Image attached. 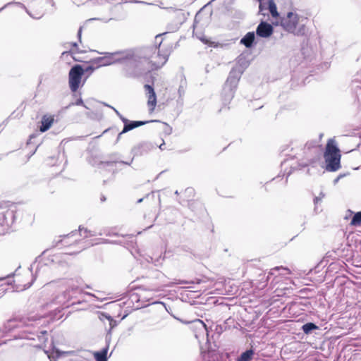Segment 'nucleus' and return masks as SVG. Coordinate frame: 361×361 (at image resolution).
<instances>
[{"label": "nucleus", "instance_id": "4468645a", "mask_svg": "<svg viewBox=\"0 0 361 361\" xmlns=\"http://www.w3.org/2000/svg\"><path fill=\"white\" fill-rule=\"evenodd\" d=\"M255 355V350L252 346L250 348L247 349L245 351L243 352L238 357L236 361H251Z\"/></svg>", "mask_w": 361, "mask_h": 361}, {"label": "nucleus", "instance_id": "6ab92c4d", "mask_svg": "<svg viewBox=\"0 0 361 361\" xmlns=\"http://www.w3.org/2000/svg\"><path fill=\"white\" fill-rule=\"evenodd\" d=\"M147 97V106L149 108V111L150 112H153L157 106V95L156 94H153L151 95H148Z\"/></svg>", "mask_w": 361, "mask_h": 361}, {"label": "nucleus", "instance_id": "412c9836", "mask_svg": "<svg viewBox=\"0 0 361 361\" xmlns=\"http://www.w3.org/2000/svg\"><path fill=\"white\" fill-rule=\"evenodd\" d=\"M14 282L17 283L18 286L21 287L23 289H26L30 286V282H24L22 280V276L20 275H16L14 279Z\"/></svg>", "mask_w": 361, "mask_h": 361}, {"label": "nucleus", "instance_id": "5701e85b", "mask_svg": "<svg viewBox=\"0 0 361 361\" xmlns=\"http://www.w3.org/2000/svg\"><path fill=\"white\" fill-rule=\"evenodd\" d=\"M361 224V211L355 213L351 219V226H359Z\"/></svg>", "mask_w": 361, "mask_h": 361}, {"label": "nucleus", "instance_id": "f3484780", "mask_svg": "<svg viewBox=\"0 0 361 361\" xmlns=\"http://www.w3.org/2000/svg\"><path fill=\"white\" fill-rule=\"evenodd\" d=\"M316 342L309 343V344L312 346V348L315 349H320L322 350H324L326 345L329 348L331 343H329V340H314Z\"/></svg>", "mask_w": 361, "mask_h": 361}, {"label": "nucleus", "instance_id": "423d86ee", "mask_svg": "<svg viewBox=\"0 0 361 361\" xmlns=\"http://www.w3.org/2000/svg\"><path fill=\"white\" fill-rule=\"evenodd\" d=\"M84 73V69L78 64L71 68L68 73V85L71 92H77L80 87L83 85L81 82Z\"/></svg>", "mask_w": 361, "mask_h": 361}, {"label": "nucleus", "instance_id": "393cba45", "mask_svg": "<svg viewBox=\"0 0 361 361\" xmlns=\"http://www.w3.org/2000/svg\"><path fill=\"white\" fill-rule=\"evenodd\" d=\"M68 47L70 48V51L72 53H78L79 52L78 45L76 42H68L67 43Z\"/></svg>", "mask_w": 361, "mask_h": 361}, {"label": "nucleus", "instance_id": "9d476101", "mask_svg": "<svg viewBox=\"0 0 361 361\" xmlns=\"http://www.w3.org/2000/svg\"><path fill=\"white\" fill-rule=\"evenodd\" d=\"M109 348V343H106V345L100 350L93 353L94 358L96 361H108V351Z\"/></svg>", "mask_w": 361, "mask_h": 361}, {"label": "nucleus", "instance_id": "4be33fe9", "mask_svg": "<svg viewBox=\"0 0 361 361\" xmlns=\"http://www.w3.org/2000/svg\"><path fill=\"white\" fill-rule=\"evenodd\" d=\"M302 329L305 334H309L312 330L318 329L319 327L317 325H315L314 324H313L312 322H309V323L304 324L302 326Z\"/></svg>", "mask_w": 361, "mask_h": 361}, {"label": "nucleus", "instance_id": "473e14b6", "mask_svg": "<svg viewBox=\"0 0 361 361\" xmlns=\"http://www.w3.org/2000/svg\"><path fill=\"white\" fill-rule=\"evenodd\" d=\"M259 9L262 10V4H259Z\"/></svg>", "mask_w": 361, "mask_h": 361}, {"label": "nucleus", "instance_id": "0eeeda50", "mask_svg": "<svg viewBox=\"0 0 361 361\" xmlns=\"http://www.w3.org/2000/svg\"><path fill=\"white\" fill-rule=\"evenodd\" d=\"M195 338H200L204 336L208 337V331L206 324L200 319L194 321L190 326Z\"/></svg>", "mask_w": 361, "mask_h": 361}, {"label": "nucleus", "instance_id": "f03ea898", "mask_svg": "<svg viewBox=\"0 0 361 361\" xmlns=\"http://www.w3.org/2000/svg\"><path fill=\"white\" fill-rule=\"evenodd\" d=\"M167 61V59L159 54L156 48L148 49L145 56L135 63V75L138 76L143 73L157 71L161 68Z\"/></svg>", "mask_w": 361, "mask_h": 361}, {"label": "nucleus", "instance_id": "39448f33", "mask_svg": "<svg viewBox=\"0 0 361 361\" xmlns=\"http://www.w3.org/2000/svg\"><path fill=\"white\" fill-rule=\"evenodd\" d=\"M326 169L329 171H336L341 167V154L332 139L328 140L324 154Z\"/></svg>", "mask_w": 361, "mask_h": 361}, {"label": "nucleus", "instance_id": "aec40b11", "mask_svg": "<svg viewBox=\"0 0 361 361\" xmlns=\"http://www.w3.org/2000/svg\"><path fill=\"white\" fill-rule=\"evenodd\" d=\"M53 352L56 354V357L59 358L62 356L74 355L75 352L74 350L62 351L53 346Z\"/></svg>", "mask_w": 361, "mask_h": 361}, {"label": "nucleus", "instance_id": "c85d7f7f", "mask_svg": "<svg viewBox=\"0 0 361 361\" xmlns=\"http://www.w3.org/2000/svg\"><path fill=\"white\" fill-rule=\"evenodd\" d=\"M61 298L66 299V293H61V294H59V295H57L56 300H59L61 299Z\"/></svg>", "mask_w": 361, "mask_h": 361}, {"label": "nucleus", "instance_id": "cd10ccee", "mask_svg": "<svg viewBox=\"0 0 361 361\" xmlns=\"http://www.w3.org/2000/svg\"><path fill=\"white\" fill-rule=\"evenodd\" d=\"M96 68H97V66L96 67H93L92 66H90L86 68L85 70H84L85 71H90V72H92Z\"/></svg>", "mask_w": 361, "mask_h": 361}, {"label": "nucleus", "instance_id": "f704fd0d", "mask_svg": "<svg viewBox=\"0 0 361 361\" xmlns=\"http://www.w3.org/2000/svg\"><path fill=\"white\" fill-rule=\"evenodd\" d=\"M154 77H152V83H154Z\"/></svg>", "mask_w": 361, "mask_h": 361}, {"label": "nucleus", "instance_id": "9b49d317", "mask_svg": "<svg viewBox=\"0 0 361 361\" xmlns=\"http://www.w3.org/2000/svg\"><path fill=\"white\" fill-rule=\"evenodd\" d=\"M100 320L104 323L106 327V326H109V329H107L106 336H111V331L117 325L116 322L110 316H108L104 314H102V316L100 317Z\"/></svg>", "mask_w": 361, "mask_h": 361}, {"label": "nucleus", "instance_id": "7ed1b4c3", "mask_svg": "<svg viewBox=\"0 0 361 361\" xmlns=\"http://www.w3.org/2000/svg\"><path fill=\"white\" fill-rule=\"evenodd\" d=\"M307 17L290 11L286 16L281 17L279 20L274 22L273 24L281 26L288 32L296 35H304L307 30Z\"/></svg>", "mask_w": 361, "mask_h": 361}, {"label": "nucleus", "instance_id": "20e7f679", "mask_svg": "<svg viewBox=\"0 0 361 361\" xmlns=\"http://www.w3.org/2000/svg\"><path fill=\"white\" fill-rule=\"evenodd\" d=\"M219 344L216 340H200V353L208 361H218L219 358L223 360L224 355L220 354ZM226 359L224 361H231L229 358L228 353H225Z\"/></svg>", "mask_w": 361, "mask_h": 361}, {"label": "nucleus", "instance_id": "7c9ffc66", "mask_svg": "<svg viewBox=\"0 0 361 361\" xmlns=\"http://www.w3.org/2000/svg\"><path fill=\"white\" fill-rule=\"evenodd\" d=\"M185 192H188V193H190V194L194 193V192H193V190H192V189H189V188H188V189H186V190H185Z\"/></svg>", "mask_w": 361, "mask_h": 361}, {"label": "nucleus", "instance_id": "c756f323", "mask_svg": "<svg viewBox=\"0 0 361 361\" xmlns=\"http://www.w3.org/2000/svg\"><path fill=\"white\" fill-rule=\"evenodd\" d=\"M82 27H80L78 31V38H79V40L80 42L81 41L80 40V38H81V34H82Z\"/></svg>", "mask_w": 361, "mask_h": 361}, {"label": "nucleus", "instance_id": "a211bd4d", "mask_svg": "<svg viewBox=\"0 0 361 361\" xmlns=\"http://www.w3.org/2000/svg\"><path fill=\"white\" fill-rule=\"evenodd\" d=\"M94 64L97 65V67L107 66L112 63L111 57L104 56V57H99L93 61Z\"/></svg>", "mask_w": 361, "mask_h": 361}, {"label": "nucleus", "instance_id": "c9c22d12", "mask_svg": "<svg viewBox=\"0 0 361 361\" xmlns=\"http://www.w3.org/2000/svg\"><path fill=\"white\" fill-rule=\"evenodd\" d=\"M54 361H56V360H54Z\"/></svg>", "mask_w": 361, "mask_h": 361}, {"label": "nucleus", "instance_id": "1a4fd4ad", "mask_svg": "<svg viewBox=\"0 0 361 361\" xmlns=\"http://www.w3.org/2000/svg\"><path fill=\"white\" fill-rule=\"evenodd\" d=\"M273 26L264 21L261 22L256 29L257 35L263 38L269 37L273 34Z\"/></svg>", "mask_w": 361, "mask_h": 361}, {"label": "nucleus", "instance_id": "6e6552de", "mask_svg": "<svg viewBox=\"0 0 361 361\" xmlns=\"http://www.w3.org/2000/svg\"><path fill=\"white\" fill-rule=\"evenodd\" d=\"M173 48V42L166 37H164L159 42L157 51L161 54L165 59H169Z\"/></svg>", "mask_w": 361, "mask_h": 361}, {"label": "nucleus", "instance_id": "a878e982", "mask_svg": "<svg viewBox=\"0 0 361 361\" xmlns=\"http://www.w3.org/2000/svg\"><path fill=\"white\" fill-rule=\"evenodd\" d=\"M279 269H283L285 271L284 274H290V270L289 269L283 268L282 267H276L272 269V271H274V270H279Z\"/></svg>", "mask_w": 361, "mask_h": 361}, {"label": "nucleus", "instance_id": "f8f14e48", "mask_svg": "<svg viewBox=\"0 0 361 361\" xmlns=\"http://www.w3.org/2000/svg\"><path fill=\"white\" fill-rule=\"evenodd\" d=\"M153 121H132L130 123H127V120H125V125L123 130L120 133L119 135L126 133L135 128L140 127L141 126L145 125L149 122H152Z\"/></svg>", "mask_w": 361, "mask_h": 361}, {"label": "nucleus", "instance_id": "72a5a7b5", "mask_svg": "<svg viewBox=\"0 0 361 361\" xmlns=\"http://www.w3.org/2000/svg\"><path fill=\"white\" fill-rule=\"evenodd\" d=\"M62 302H62V300H59L57 302V303H62Z\"/></svg>", "mask_w": 361, "mask_h": 361}, {"label": "nucleus", "instance_id": "bb28decb", "mask_svg": "<svg viewBox=\"0 0 361 361\" xmlns=\"http://www.w3.org/2000/svg\"><path fill=\"white\" fill-rule=\"evenodd\" d=\"M75 105H82L85 106L84 102L81 98L77 99V101L75 103Z\"/></svg>", "mask_w": 361, "mask_h": 361}, {"label": "nucleus", "instance_id": "ddd939ff", "mask_svg": "<svg viewBox=\"0 0 361 361\" xmlns=\"http://www.w3.org/2000/svg\"><path fill=\"white\" fill-rule=\"evenodd\" d=\"M54 121V118L52 116H43L41 121V126L39 127V130L42 133L47 131L50 128Z\"/></svg>", "mask_w": 361, "mask_h": 361}, {"label": "nucleus", "instance_id": "2f4dec72", "mask_svg": "<svg viewBox=\"0 0 361 361\" xmlns=\"http://www.w3.org/2000/svg\"><path fill=\"white\" fill-rule=\"evenodd\" d=\"M44 353H45L46 354H47L48 357L49 358V360H51V358H52V357H53V356H52L51 355H49V352H48L47 350H44Z\"/></svg>", "mask_w": 361, "mask_h": 361}, {"label": "nucleus", "instance_id": "f257e3e1", "mask_svg": "<svg viewBox=\"0 0 361 361\" xmlns=\"http://www.w3.org/2000/svg\"><path fill=\"white\" fill-rule=\"evenodd\" d=\"M92 235L86 228L79 227L78 231L61 235L56 243V246L60 249H65L66 255H75L80 252L86 247L84 238Z\"/></svg>", "mask_w": 361, "mask_h": 361}, {"label": "nucleus", "instance_id": "dca6fc26", "mask_svg": "<svg viewBox=\"0 0 361 361\" xmlns=\"http://www.w3.org/2000/svg\"><path fill=\"white\" fill-rule=\"evenodd\" d=\"M268 9L273 18L277 20L280 19L281 16L277 11V7L274 0H268Z\"/></svg>", "mask_w": 361, "mask_h": 361}, {"label": "nucleus", "instance_id": "2eb2a0df", "mask_svg": "<svg viewBox=\"0 0 361 361\" xmlns=\"http://www.w3.org/2000/svg\"><path fill=\"white\" fill-rule=\"evenodd\" d=\"M255 39L254 32H247L240 40V43L244 44L247 48L252 47Z\"/></svg>", "mask_w": 361, "mask_h": 361}, {"label": "nucleus", "instance_id": "b1692460", "mask_svg": "<svg viewBox=\"0 0 361 361\" xmlns=\"http://www.w3.org/2000/svg\"><path fill=\"white\" fill-rule=\"evenodd\" d=\"M144 90H145V92L146 97H148V95L156 94L155 92H154V89L152 87V85H148V84H145L144 85Z\"/></svg>", "mask_w": 361, "mask_h": 361}]
</instances>
